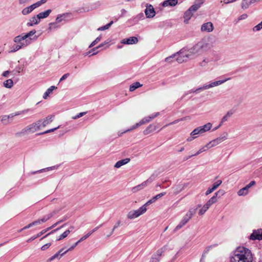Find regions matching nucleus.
I'll return each mask as SVG.
<instances>
[{
    "label": "nucleus",
    "mask_w": 262,
    "mask_h": 262,
    "mask_svg": "<svg viewBox=\"0 0 262 262\" xmlns=\"http://www.w3.org/2000/svg\"><path fill=\"white\" fill-rule=\"evenodd\" d=\"M155 201L153 200L152 198L150 199L149 201H148L144 205H143L142 206H144L145 208H146L147 205H149L153 203H154Z\"/></svg>",
    "instance_id": "680f3d73"
},
{
    "label": "nucleus",
    "mask_w": 262,
    "mask_h": 262,
    "mask_svg": "<svg viewBox=\"0 0 262 262\" xmlns=\"http://www.w3.org/2000/svg\"><path fill=\"white\" fill-rule=\"evenodd\" d=\"M4 85L7 88H11L13 85V80L11 79L6 80L4 82Z\"/></svg>",
    "instance_id": "f704fd0d"
},
{
    "label": "nucleus",
    "mask_w": 262,
    "mask_h": 262,
    "mask_svg": "<svg viewBox=\"0 0 262 262\" xmlns=\"http://www.w3.org/2000/svg\"><path fill=\"white\" fill-rule=\"evenodd\" d=\"M212 127V124L211 123H207L204 125L195 128L190 133V136H196L199 135H202L205 132L209 130Z\"/></svg>",
    "instance_id": "0eeeda50"
},
{
    "label": "nucleus",
    "mask_w": 262,
    "mask_h": 262,
    "mask_svg": "<svg viewBox=\"0 0 262 262\" xmlns=\"http://www.w3.org/2000/svg\"><path fill=\"white\" fill-rule=\"evenodd\" d=\"M142 85L141 84H140V82H136L134 83L133 84H132V85H130V88H129V91L130 92H133V91H135L136 89H137V88L141 87Z\"/></svg>",
    "instance_id": "72a5a7b5"
},
{
    "label": "nucleus",
    "mask_w": 262,
    "mask_h": 262,
    "mask_svg": "<svg viewBox=\"0 0 262 262\" xmlns=\"http://www.w3.org/2000/svg\"><path fill=\"white\" fill-rule=\"evenodd\" d=\"M259 1L260 0H243L241 4V7L242 9H247L251 4Z\"/></svg>",
    "instance_id": "aec40b11"
},
{
    "label": "nucleus",
    "mask_w": 262,
    "mask_h": 262,
    "mask_svg": "<svg viewBox=\"0 0 262 262\" xmlns=\"http://www.w3.org/2000/svg\"><path fill=\"white\" fill-rule=\"evenodd\" d=\"M201 205H198L195 208H190L189 211L187 212L186 214L188 216L190 219L193 216V215L196 213V210L198 207H201Z\"/></svg>",
    "instance_id": "c756f323"
},
{
    "label": "nucleus",
    "mask_w": 262,
    "mask_h": 262,
    "mask_svg": "<svg viewBox=\"0 0 262 262\" xmlns=\"http://www.w3.org/2000/svg\"><path fill=\"white\" fill-rule=\"evenodd\" d=\"M146 210V208H145L144 206H141L137 210L130 211L127 216L129 219H134L144 213Z\"/></svg>",
    "instance_id": "6e6552de"
},
{
    "label": "nucleus",
    "mask_w": 262,
    "mask_h": 262,
    "mask_svg": "<svg viewBox=\"0 0 262 262\" xmlns=\"http://www.w3.org/2000/svg\"><path fill=\"white\" fill-rule=\"evenodd\" d=\"M70 74L69 73H66L65 74H64L60 79V80H59V82H61L64 80H65L66 79H67L69 76Z\"/></svg>",
    "instance_id": "0e129e2a"
},
{
    "label": "nucleus",
    "mask_w": 262,
    "mask_h": 262,
    "mask_svg": "<svg viewBox=\"0 0 262 262\" xmlns=\"http://www.w3.org/2000/svg\"><path fill=\"white\" fill-rule=\"evenodd\" d=\"M178 3V0H166L162 3V6L164 7L168 6L173 7L177 5Z\"/></svg>",
    "instance_id": "412c9836"
},
{
    "label": "nucleus",
    "mask_w": 262,
    "mask_h": 262,
    "mask_svg": "<svg viewBox=\"0 0 262 262\" xmlns=\"http://www.w3.org/2000/svg\"><path fill=\"white\" fill-rule=\"evenodd\" d=\"M47 231V230H46V229L42 230L40 232L38 233L36 235L32 237L31 238H30V239H29L28 240V242H31L33 240L35 239V238L40 236L41 235H42V234L45 233Z\"/></svg>",
    "instance_id": "a19ab883"
},
{
    "label": "nucleus",
    "mask_w": 262,
    "mask_h": 262,
    "mask_svg": "<svg viewBox=\"0 0 262 262\" xmlns=\"http://www.w3.org/2000/svg\"><path fill=\"white\" fill-rule=\"evenodd\" d=\"M138 39L136 37H130L122 40L121 43L123 44L133 45L137 43Z\"/></svg>",
    "instance_id": "6ab92c4d"
},
{
    "label": "nucleus",
    "mask_w": 262,
    "mask_h": 262,
    "mask_svg": "<svg viewBox=\"0 0 262 262\" xmlns=\"http://www.w3.org/2000/svg\"><path fill=\"white\" fill-rule=\"evenodd\" d=\"M262 29V21L258 25H256L253 28V31H258Z\"/></svg>",
    "instance_id": "3c124183"
},
{
    "label": "nucleus",
    "mask_w": 262,
    "mask_h": 262,
    "mask_svg": "<svg viewBox=\"0 0 262 262\" xmlns=\"http://www.w3.org/2000/svg\"><path fill=\"white\" fill-rule=\"evenodd\" d=\"M222 183V180H217L216 182L213 183L212 188L215 190Z\"/></svg>",
    "instance_id": "49530a36"
},
{
    "label": "nucleus",
    "mask_w": 262,
    "mask_h": 262,
    "mask_svg": "<svg viewBox=\"0 0 262 262\" xmlns=\"http://www.w3.org/2000/svg\"><path fill=\"white\" fill-rule=\"evenodd\" d=\"M71 15L69 13H65L62 14H59L57 15L55 21L58 24L61 22L62 20H64L66 18Z\"/></svg>",
    "instance_id": "a878e982"
},
{
    "label": "nucleus",
    "mask_w": 262,
    "mask_h": 262,
    "mask_svg": "<svg viewBox=\"0 0 262 262\" xmlns=\"http://www.w3.org/2000/svg\"><path fill=\"white\" fill-rule=\"evenodd\" d=\"M47 1V0H41V1H39L31 5V6H32L33 9L34 10L35 8L40 6L41 5L46 3Z\"/></svg>",
    "instance_id": "4c0bfd02"
},
{
    "label": "nucleus",
    "mask_w": 262,
    "mask_h": 262,
    "mask_svg": "<svg viewBox=\"0 0 262 262\" xmlns=\"http://www.w3.org/2000/svg\"><path fill=\"white\" fill-rule=\"evenodd\" d=\"M64 207V206H63L62 207L57 208L53 210L51 213L45 215L43 217H42L40 220H41V222L43 223L47 221L48 220H49L50 218H51L52 216L58 213L60 210H61Z\"/></svg>",
    "instance_id": "ddd939ff"
},
{
    "label": "nucleus",
    "mask_w": 262,
    "mask_h": 262,
    "mask_svg": "<svg viewBox=\"0 0 262 262\" xmlns=\"http://www.w3.org/2000/svg\"><path fill=\"white\" fill-rule=\"evenodd\" d=\"M157 177V174L153 173L146 181L143 182L141 184L135 187H133L132 189V192L135 193L139 190L143 189L144 188L149 185L150 183H151L155 180Z\"/></svg>",
    "instance_id": "423d86ee"
},
{
    "label": "nucleus",
    "mask_w": 262,
    "mask_h": 262,
    "mask_svg": "<svg viewBox=\"0 0 262 262\" xmlns=\"http://www.w3.org/2000/svg\"><path fill=\"white\" fill-rule=\"evenodd\" d=\"M176 56V54H173L171 56L166 58L165 60L166 62H171L172 61V59Z\"/></svg>",
    "instance_id": "4d7b16f0"
},
{
    "label": "nucleus",
    "mask_w": 262,
    "mask_h": 262,
    "mask_svg": "<svg viewBox=\"0 0 262 262\" xmlns=\"http://www.w3.org/2000/svg\"><path fill=\"white\" fill-rule=\"evenodd\" d=\"M106 44H107V43H106V42L102 43L100 45H99L98 46L93 48V50H96L97 49H98L99 48H102V47H104Z\"/></svg>",
    "instance_id": "338daca9"
},
{
    "label": "nucleus",
    "mask_w": 262,
    "mask_h": 262,
    "mask_svg": "<svg viewBox=\"0 0 262 262\" xmlns=\"http://www.w3.org/2000/svg\"><path fill=\"white\" fill-rule=\"evenodd\" d=\"M185 118H185V117H184V118H181V119H180L176 120H174V121H173V122H171V123H169V124H166V125H165V126H164V127H166V126H168V125H172V124H176V123H178V122H180V121H184V120H185Z\"/></svg>",
    "instance_id": "5fc2aeb1"
},
{
    "label": "nucleus",
    "mask_w": 262,
    "mask_h": 262,
    "mask_svg": "<svg viewBox=\"0 0 262 262\" xmlns=\"http://www.w3.org/2000/svg\"><path fill=\"white\" fill-rule=\"evenodd\" d=\"M78 242H77L74 245H73L72 246H71L70 248H69L66 251L62 252L63 250V248L60 250L58 252H57L56 254H55L54 255H53L52 257L49 258L47 260V262H51L55 258H60L62 256H63L64 254H66L67 252L69 251H71L73 250L75 247L78 244Z\"/></svg>",
    "instance_id": "1a4fd4ad"
},
{
    "label": "nucleus",
    "mask_w": 262,
    "mask_h": 262,
    "mask_svg": "<svg viewBox=\"0 0 262 262\" xmlns=\"http://www.w3.org/2000/svg\"><path fill=\"white\" fill-rule=\"evenodd\" d=\"M58 167V165H55V166H52V167H48L47 168L42 169L38 170L37 171L33 172V173L35 174V173H36L37 172H40L44 171H46V170L48 171V170H54V169H57Z\"/></svg>",
    "instance_id": "58836bf2"
},
{
    "label": "nucleus",
    "mask_w": 262,
    "mask_h": 262,
    "mask_svg": "<svg viewBox=\"0 0 262 262\" xmlns=\"http://www.w3.org/2000/svg\"><path fill=\"white\" fill-rule=\"evenodd\" d=\"M214 27L211 22H207L203 24L201 26V31L202 32H210L213 30Z\"/></svg>",
    "instance_id": "2eb2a0df"
},
{
    "label": "nucleus",
    "mask_w": 262,
    "mask_h": 262,
    "mask_svg": "<svg viewBox=\"0 0 262 262\" xmlns=\"http://www.w3.org/2000/svg\"><path fill=\"white\" fill-rule=\"evenodd\" d=\"M39 22L40 21L36 15H35L29 19L28 22L27 23V26L28 27H32L39 24Z\"/></svg>",
    "instance_id": "4be33fe9"
},
{
    "label": "nucleus",
    "mask_w": 262,
    "mask_h": 262,
    "mask_svg": "<svg viewBox=\"0 0 262 262\" xmlns=\"http://www.w3.org/2000/svg\"><path fill=\"white\" fill-rule=\"evenodd\" d=\"M192 15L193 13L191 11H190L189 9L187 10L184 15V23L186 24L188 23L189 20L191 18Z\"/></svg>",
    "instance_id": "c85d7f7f"
},
{
    "label": "nucleus",
    "mask_w": 262,
    "mask_h": 262,
    "mask_svg": "<svg viewBox=\"0 0 262 262\" xmlns=\"http://www.w3.org/2000/svg\"><path fill=\"white\" fill-rule=\"evenodd\" d=\"M120 224H121V221L120 220L118 221L115 224V225L112 229V231L111 232V234H113L114 230L116 228H117L118 227H119L120 226Z\"/></svg>",
    "instance_id": "052dcab7"
},
{
    "label": "nucleus",
    "mask_w": 262,
    "mask_h": 262,
    "mask_svg": "<svg viewBox=\"0 0 262 262\" xmlns=\"http://www.w3.org/2000/svg\"><path fill=\"white\" fill-rule=\"evenodd\" d=\"M51 246V244L50 243H48V244H46L45 245H44L43 246H42L41 248V249L43 251L44 250H46V249H47L50 246Z\"/></svg>",
    "instance_id": "69168bd1"
},
{
    "label": "nucleus",
    "mask_w": 262,
    "mask_h": 262,
    "mask_svg": "<svg viewBox=\"0 0 262 262\" xmlns=\"http://www.w3.org/2000/svg\"><path fill=\"white\" fill-rule=\"evenodd\" d=\"M248 192V189L245 186V187L239 189L238 191L237 192V194L239 196L242 195H246Z\"/></svg>",
    "instance_id": "c9c22d12"
},
{
    "label": "nucleus",
    "mask_w": 262,
    "mask_h": 262,
    "mask_svg": "<svg viewBox=\"0 0 262 262\" xmlns=\"http://www.w3.org/2000/svg\"><path fill=\"white\" fill-rule=\"evenodd\" d=\"M233 114V112L231 111H228L226 114L222 118L221 121L219 124V126L222 125V124L226 121H228V119L231 117Z\"/></svg>",
    "instance_id": "bb28decb"
},
{
    "label": "nucleus",
    "mask_w": 262,
    "mask_h": 262,
    "mask_svg": "<svg viewBox=\"0 0 262 262\" xmlns=\"http://www.w3.org/2000/svg\"><path fill=\"white\" fill-rule=\"evenodd\" d=\"M56 89H57V88L55 86H50L44 93L43 98L45 99H47L49 95L53 92L54 90Z\"/></svg>",
    "instance_id": "473e14b6"
},
{
    "label": "nucleus",
    "mask_w": 262,
    "mask_h": 262,
    "mask_svg": "<svg viewBox=\"0 0 262 262\" xmlns=\"http://www.w3.org/2000/svg\"><path fill=\"white\" fill-rule=\"evenodd\" d=\"M230 262H252L251 251L244 247H238L231 254Z\"/></svg>",
    "instance_id": "f257e3e1"
},
{
    "label": "nucleus",
    "mask_w": 262,
    "mask_h": 262,
    "mask_svg": "<svg viewBox=\"0 0 262 262\" xmlns=\"http://www.w3.org/2000/svg\"><path fill=\"white\" fill-rule=\"evenodd\" d=\"M36 31L35 30H32L30 32L27 33H22L24 35V36L26 38V39H31V43L34 40H36L38 37L36 36H34L32 37L35 33Z\"/></svg>",
    "instance_id": "dca6fc26"
},
{
    "label": "nucleus",
    "mask_w": 262,
    "mask_h": 262,
    "mask_svg": "<svg viewBox=\"0 0 262 262\" xmlns=\"http://www.w3.org/2000/svg\"><path fill=\"white\" fill-rule=\"evenodd\" d=\"M159 115V113L157 112V113L153 114L150 116L144 117L141 121H140L138 123H137L135 125H133L130 129H128L124 131L123 132V133H126V132L130 131L132 130H133V129L136 128L137 127H138L146 123L150 122L151 120H152V119H154L155 118H156V117H157ZM123 134V133H122L121 134Z\"/></svg>",
    "instance_id": "39448f33"
},
{
    "label": "nucleus",
    "mask_w": 262,
    "mask_h": 262,
    "mask_svg": "<svg viewBox=\"0 0 262 262\" xmlns=\"http://www.w3.org/2000/svg\"><path fill=\"white\" fill-rule=\"evenodd\" d=\"M130 161V159L126 158L118 161L115 165L116 168H120L121 166L128 163Z\"/></svg>",
    "instance_id": "cd10ccee"
},
{
    "label": "nucleus",
    "mask_w": 262,
    "mask_h": 262,
    "mask_svg": "<svg viewBox=\"0 0 262 262\" xmlns=\"http://www.w3.org/2000/svg\"><path fill=\"white\" fill-rule=\"evenodd\" d=\"M113 24V21H111L110 23L106 24V25L101 27H99L97 30L98 31H103V30L108 29Z\"/></svg>",
    "instance_id": "c03bdc74"
},
{
    "label": "nucleus",
    "mask_w": 262,
    "mask_h": 262,
    "mask_svg": "<svg viewBox=\"0 0 262 262\" xmlns=\"http://www.w3.org/2000/svg\"><path fill=\"white\" fill-rule=\"evenodd\" d=\"M191 219L186 214L181 221L180 223L176 226L174 230L177 231L184 226Z\"/></svg>",
    "instance_id": "a211bd4d"
},
{
    "label": "nucleus",
    "mask_w": 262,
    "mask_h": 262,
    "mask_svg": "<svg viewBox=\"0 0 262 262\" xmlns=\"http://www.w3.org/2000/svg\"><path fill=\"white\" fill-rule=\"evenodd\" d=\"M210 147L208 146V143H207L206 145H205V146H203L202 147H201L199 149V151H200L201 153H202V152H203L204 151H206L207 150H208V149H210Z\"/></svg>",
    "instance_id": "13d9d810"
},
{
    "label": "nucleus",
    "mask_w": 262,
    "mask_h": 262,
    "mask_svg": "<svg viewBox=\"0 0 262 262\" xmlns=\"http://www.w3.org/2000/svg\"><path fill=\"white\" fill-rule=\"evenodd\" d=\"M219 191L215 192L214 195L210 198L208 202L205 204L208 208L214 203H215L217 201V195Z\"/></svg>",
    "instance_id": "393cba45"
},
{
    "label": "nucleus",
    "mask_w": 262,
    "mask_h": 262,
    "mask_svg": "<svg viewBox=\"0 0 262 262\" xmlns=\"http://www.w3.org/2000/svg\"><path fill=\"white\" fill-rule=\"evenodd\" d=\"M165 194H166V192H161L158 194H157L155 196L152 197V199L154 200V201L156 202L157 200L161 198V197H162L163 196H164Z\"/></svg>",
    "instance_id": "09e8293b"
},
{
    "label": "nucleus",
    "mask_w": 262,
    "mask_h": 262,
    "mask_svg": "<svg viewBox=\"0 0 262 262\" xmlns=\"http://www.w3.org/2000/svg\"><path fill=\"white\" fill-rule=\"evenodd\" d=\"M59 26L58 25L57 23L55 21L54 23H50L49 24V30H52L53 29H55L58 28Z\"/></svg>",
    "instance_id": "79ce46f5"
},
{
    "label": "nucleus",
    "mask_w": 262,
    "mask_h": 262,
    "mask_svg": "<svg viewBox=\"0 0 262 262\" xmlns=\"http://www.w3.org/2000/svg\"><path fill=\"white\" fill-rule=\"evenodd\" d=\"M255 184V182L254 181H252L246 187L248 189H249L251 186H253Z\"/></svg>",
    "instance_id": "774afa93"
},
{
    "label": "nucleus",
    "mask_w": 262,
    "mask_h": 262,
    "mask_svg": "<svg viewBox=\"0 0 262 262\" xmlns=\"http://www.w3.org/2000/svg\"><path fill=\"white\" fill-rule=\"evenodd\" d=\"M47 1V0H41V1H39L31 5V6H32L33 9L34 10L35 8L40 6L41 5L46 3Z\"/></svg>",
    "instance_id": "e433bc0d"
},
{
    "label": "nucleus",
    "mask_w": 262,
    "mask_h": 262,
    "mask_svg": "<svg viewBox=\"0 0 262 262\" xmlns=\"http://www.w3.org/2000/svg\"><path fill=\"white\" fill-rule=\"evenodd\" d=\"M70 232H71V230H67L59 236V238L57 240L60 241V240H61V239L66 238V237L68 236V235L70 234Z\"/></svg>",
    "instance_id": "ea45409f"
},
{
    "label": "nucleus",
    "mask_w": 262,
    "mask_h": 262,
    "mask_svg": "<svg viewBox=\"0 0 262 262\" xmlns=\"http://www.w3.org/2000/svg\"><path fill=\"white\" fill-rule=\"evenodd\" d=\"M227 136L228 134L226 132H225L222 136L218 137L209 142L208 143V146H209L210 148H211L217 145L220 143H222L223 141L226 140L227 139Z\"/></svg>",
    "instance_id": "9d476101"
},
{
    "label": "nucleus",
    "mask_w": 262,
    "mask_h": 262,
    "mask_svg": "<svg viewBox=\"0 0 262 262\" xmlns=\"http://www.w3.org/2000/svg\"><path fill=\"white\" fill-rule=\"evenodd\" d=\"M60 127V126H58V127H55V128H52V129H49V130H47L43 133H40L39 134V135H43V134H48V133H51V132H54V130H56L57 129L59 128Z\"/></svg>",
    "instance_id": "6e6d98bb"
},
{
    "label": "nucleus",
    "mask_w": 262,
    "mask_h": 262,
    "mask_svg": "<svg viewBox=\"0 0 262 262\" xmlns=\"http://www.w3.org/2000/svg\"><path fill=\"white\" fill-rule=\"evenodd\" d=\"M2 122L4 124H7L9 123L8 117H7V115H4L2 117Z\"/></svg>",
    "instance_id": "864d4df0"
},
{
    "label": "nucleus",
    "mask_w": 262,
    "mask_h": 262,
    "mask_svg": "<svg viewBox=\"0 0 262 262\" xmlns=\"http://www.w3.org/2000/svg\"><path fill=\"white\" fill-rule=\"evenodd\" d=\"M209 44L205 40H201L191 48L187 50L185 57L192 59L202 55L209 49Z\"/></svg>",
    "instance_id": "f03ea898"
},
{
    "label": "nucleus",
    "mask_w": 262,
    "mask_h": 262,
    "mask_svg": "<svg viewBox=\"0 0 262 262\" xmlns=\"http://www.w3.org/2000/svg\"><path fill=\"white\" fill-rule=\"evenodd\" d=\"M28 112H33V110H31V109H26V110H23V111H18V112H15L14 113V115L15 116H18V115H21V114H25Z\"/></svg>",
    "instance_id": "37998d69"
},
{
    "label": "nucleus",
    "mask_w": 262,
    "mask_h": 262,
    "mask_svg": "<svg viewBox=\"0 0 262 262\" xmlns=\"http://www.w3.org/2000/svg\"><path fill=\"white\" fill-rule=\"evenodd\" d=\"M31 39H26L23 34L14 37L13 41L14 45L10 48L9 53H13L25 48L31 44Z\"/></svg>",
    "instance_id": "7ed1b4c3"
},
{
    "label": "nucleus",
    "mask_w": 262,
    "mask_h": 262,
    "mask_svg": "<svg viewBox=\"0 0 262 262\" xmlns=\"http://www.w3.org/2000/svg\"><path fill=\"white\" fill-rule=\"evenodd\" d=\"M250 239L252 240L262 239V229H258L254 231L250 235Z\"/></svg>",
    "instance_id": "f3484780"
},
{
    "label": "nucleus",
    "mask_w": 262,
    "mask_h": 262,
    "mask_svg": "<svg viewBox=\"0 0 262 262\" xmlns=\"http://www.w3.org/2000/svg\"><path fill=\"white\" fill-rule=\"evenodd\" d=\"M164 248H162L158 250L157 252L152 255L150 262H159L160 257L161 256L162 253L164 252Z\"/></svg>",
    "instance_id": "4468645a"
},
{
    "label": "nucleus",
    "mask_w": 262,
    "mask_h": 262,
    "mask_svg": "<svg viewBox=\"0 0 262 262\" xmlns=\"http://www.w3.org/2000/svg\"><path fill=\"white\" fill-rule=\"evenodd\" d=\"M54 118V115H49L43 120H39L35 123H33L25 127L22 132H30L34 133L40 129L41 127H45L48 124L51 123Z\"/></svg>",
    "instance_id": "20e7f679"
},
{
    "label": "nucleus",
    "mask_w": 262,
    "mask_h": 262,
    "mask_svg": "<svg viewBox=\"0 0 262 262\" xmlns=\"http://www.w3.org/2000/svg\"><path fill=\"white\" fill-rule=\"evenodd\" d=\"M32 0H19V4L20 5H25L29 3Z\"/></svg>",
    "instance_id": "e2e57ef3"
},
{
    "label": "nucleus",
    "mask_w": 262,
    "mask_h": 262,
    "mask_svg": "<svg viewBox=\"0 0 262 262\" xmlns=\"http://www.w3.org/2000/svg\"><path fill=\"white\" fill-rule=\"evenodd\" d=\"M145 6L146 9L144 12L146 17L148 18H153L156 14L154 7L149 4H146Z\"/></svg>",
    "instance_id": "f8f14e48"
},
{
    "label": "nucleus",
    "mask_w": 262,
    "mask_h": 262,
    "mask_svg": "<svg viewBox=\"0 0 262 262\" xmlns=\"http://www.w3.org/2000/svg\"><path fill=\"white\" fill-rule=\"evenodd\" d=\"M187 49L183 48L181 49L179 52H177L176 54V56L178 55V57L176 58V60L179 63H182L184 61H186L188 59H189V57H185V55L187 54Z\"/></svg>",
    "instance_id": "9b49d317"
},
{
    "label": "nucleus",
    "mask_w": 262,
    "mask_h": 262,
    "mask_svg": "<svg viewBox=\"0 0 262 262\" xmlns=\"http://www.w3.org/2000/svg\"><path fill=\"white\" fill-rule=\"evenodd\" d=\"M156 129V126L152 124L149 125L144 131L143 133L144 135H148L151 132L154 131Z\"/></svg>",
    "instance_id": "7c9ffc66"
},
{
    "label": "nucleus",
    "mask_w": 262,
    "mask_h": 262,
    "mask_svg": "<svg viewBox=\"0 0 262 262\" xmlns=\"http://www.w3.org/2000/svg\"><path fill=\"white\" fill-rule=\"evenodd\" d=\"M199 8H200L199 5H197L196 3H194L189 8V10L192 12H194L197 11Z\"/></svg>",
    "instance_id": "a18cd8bd"
},
{
    "label": "nucleus",
    "mask_w": 262,
    "mask_h": 262,
    "mask_svg": "<svg viewBox=\"0 0 262 262\" xmlns=\"http://www.w3.org/2000/svg\"><path fill=\"white\" fill-rule=\"evenodd\" d=\"M34 10L32 6L30 5L28 7H27L23 9L21 11V13L24 15H26L29 14H30L31 12H32Z\"/></svg>",
    "instance_id": "2f4dec72"
},
{
    "label": "nucleus",
    "mask_w": 262,
    "mask_h": 262,
    "mask_svg": "<svg viewBox=\"0 0 262 262\" xmlns=\"http://www.w3.org/2000/svg\"><path fill=\"white\" fill-rule=\"evenodd\" d=\"M208 209L209 208L205 205H204L203 207L200 210L199 212V215H202L204 214Z\"/></svg>",
    "instance_id": "de8ad7c7"
},
{
    "label": "nucleus",
    "mask_w": 262,
    "mask_h": 262,
    "mask_svg": "<svg viewBox=\"0 0 262 262\" xmlns=\"http://www.w3.org/2000/svg\"><path fill=\"white\" fill-rule=\"evenodd\" d=\"M51 9H48L47 10L39 13L37 15H36L37 17L38 18L39 21L41 19L46 18L49 16L50 14L51 13Z\"/></svg>",
    "instance_id": "b1692460"
},
{
    "label": "nucleus",
    "mask_w": 262,
    "mask_h": 262,
    "mask_svg": "<svg viewBox=\"0 0 262 262\" xmlns=\"http://www.w3.org/2000/svg\"><path fill=\"white\" fill-rule=\"evenodd\" d=\"M207 86H208V84H204L203 86L199 88L196 89V90H195L194 92L195 93H198L200 91L209 89V88H208Z\"/></svg>",
    "instance_id": "8fccbe9b"
},
{
    "label": "nucleus",
    "mask_w": 262,
    "mask_h": 262,
    "mask_svg": "<svg viewBox=\"0 0 262 262\" xmlns=\"http://www.w3.org/2000/svg\"><path fill=\"white\" fill-rule=\"evenodd\" d=\"M86 114V112H81L77 114V115L74 116L72 117L73 119H77L78 118H79L80 117H82L83 115H84Z\"/></svg>",
    "instance_id": "bf43d9fd"
},
{
    "label": "nucleus",
    "mask_w": 262,
    "mask_h": 262,
    "mask_svg": "<svg viewBox=\"0 0 262 262\" xmlns=\"http://www.w3.org/2000/svg\"><path fill=\"white\" fill-rule=\"evenodd\" d=\"M230 79V78H226L225 79L212 82L210 83V84H208V86H207V87L209 88V89H210L211 88L218 86L219 85H221V84L224 83V82L228 81Z\"/></svg>",
    "instance_id": "5701e85b"
},
{
    "label": "nucleus",
    "mask_w": 262,
    "mask_h": 262,
    "mask_svg": "<svg viewBox=\"0 0 262 262\" xmlns=\"http://www.w3.org/2000/svg\"><path fill=\"white\" fill-rule=\"evenodd\" d=\"M101 36H99L97 37L95 40H94L90 45L89 48H92L96 44H97L98 42H99L101 40Z\"/></svg>",
    "instance_id": "603ef678"
}]
</instances>
